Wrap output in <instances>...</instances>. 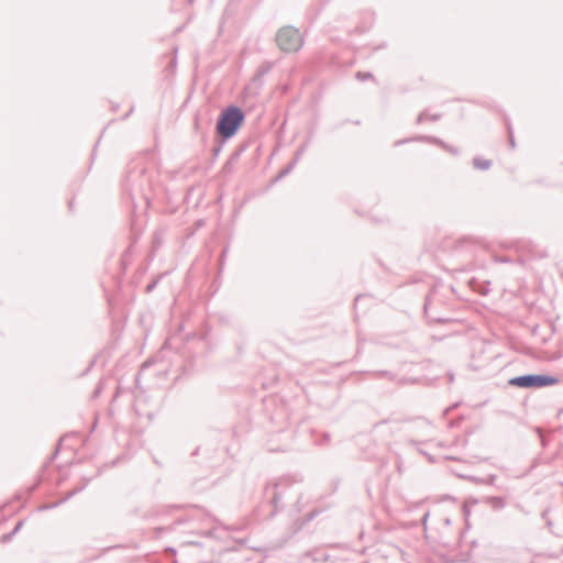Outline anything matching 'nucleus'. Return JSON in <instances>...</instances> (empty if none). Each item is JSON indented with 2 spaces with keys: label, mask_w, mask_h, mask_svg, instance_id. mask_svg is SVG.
Returning a JSON list of instances; mask_svg holds the SVG:
<instances>
[{
  "label": "nucleus",
  "mask_w": 563,
  "mask_h": 563,
  "mask_svg": "<svg viewBox=\"0 0 563 563\" xmlns=\"http://www.w3.org/2000/svg\"><path fill=\"white\" fill-rule=\"evenodd\" d=\"M269 69H271V68H269V66H268V67H266V68H263L262 70H260V71L257 73V77H262V76H264L265 74H267V73L269 71Z\"/></svg>",
  "instance_id": "nucleus-27"
},
{
  "label": "nucleus",
  "mask_w": 563,
  "mask_h": 563,
  "mask_svg": "<svg viewBox=\"0 0 563 563\" xmlns=\"http://www.w3.org/2000/svg\"><path fill=\"white\" fill-rule=\"evenodd\" d=\"M22 526H23V521H19L16 523V526L14 527V529L12 530V533L15 534L21 529Z\"/></svg>",
  "instance_id": "nucleus-28"
},
{
  "label": "nucleus",
  "mask_w": 563,
  "mask_h": 563,
  "mask_svg": "<svg viewBox=\"0 0 563 563\" xmlns=\"http://www.w3.org/2000/svg\"><path fill=\"white\" fill-rule=\"evenodd\" d=\"M489 282L486 283V285H479L476 280H472L471 282V286L473 287V289L477 292H479L481 295H487L489 292Z\"/></svg>",
  "instance_id": "nucleus-15"
},
{
  "label": "nucleus",
  "mask_w": 563,
  "mask_h": 563,
  "mask_svg": "<svg viewBox=\"0 0 563 563\" xmlns=\"http://www.w3.org/2000/svg\"><path fill=\"white\" fill-rule=\"evenodd\" d=\"M290 484L291 483L288 477H282L273 484H267L264 487L263 496L272 507L267 518H274L278 511L285 508V505L282 501V496L284 489L288 488Z\"/></svg>",
  "instance_id": "nucleus-4"
},
{
  "label": "nucleus",
  "mask_w": 563,
  "mask_h": 563,
  "mask_svg": "<svg viewBox=\"0 0 563 563\" xmlns=\"http://www.w3.org/2000/svg\"><path fill=\"white\" fill-rule=\"evenodd\" d=\"M356 79H358L360 81H365V80H368V79H373L374 80V75L369 71H357L356 75H355Z\"/></svg>",
  "instance_id": "nucleus-18"
},
{
  "label": "nucleus",
  "mask_w": 563,
  "mask_h": 563,
  "mask_svg": "<svg viewBox=\"0 0 563 563\" xmlns=\"http://www.w3.org/2000/svg\"><path fill=\"white\" fill-rule=\"evenodd\" d=\"M244 120L245 113L235 104H230L221 111L217 120L216 130L220 139H222V143H225L238 133Z\"/></svg>",
  "instance_id": "nucleus-2"
},
{
  "label": "nucleus",
  "mask_w": 563,
  "mask_h": 563,
  "mask_svg": "<svg viewBox=\"0 0 563 563\" xmlns=\"http://www.w3.org/2000/svg\"><path fill=\"white\" fill-rule=\"evenodd\" d=\"M388 423H390V420H382V421L375 423L374 428L378 429V428H382V427H384V426H386Z\"/></svg>",
  "instance_id": "nucleus-26"
},
{
  "label": "nucleus",
  "mask_w": 563,
  "mask_h": 563,
  "mask_svg": "<svg viewBox=\"0 0 563 563\" xmlns=\"http://www.w3.org/2000/svg\"><path fill=\"white\" fill-rule=\"evenodd\" d=\"M195 0H188L189 3H192Z\"/></svg>",
  "instance_id": "nucleus-40"
},
{
  "label": "nucleus",
  "mask_w": 563,
  "mask_h": 563,
  "mask_svg": "<svg viewBox=\"0 0 563 563\" xmlns=\"http://www.w3.org/2000/svg\"><path fill=\"white\" fill-rule=\"evenodd\" d=\"M151 364H152V361H151V360L145 361V362L143 363V365H142V369H144V368H146V367L151 366Z\"/></svg>",
  "instance_id": "nucleus-31"
},
{
  "label": "nucleus",
  "mask_w": 563,
  "mask_h": 563,
  "mask_svg": "<svg viewBox=\"0 0 563 563\" xmlns=\"http://www.w3.org/2000/svg\"><path fill=\"white\" fill-rule=\"evenodd\" d=\"M417 140H423L427 143L438 145V146L442 147L444 151L449 152L450 154H452L454 156H459L460 155V148L459 147L445 143L440 137L431 136V135H418Z\"/></svg>",
  "instance_id": "nucleus-7"
},
{
  "label": "nucleus",
  "mask_w": 563,
  "mask_h": 563,
  "mask_svg": "<svg viewBox=\"0 0 563 563\" xmlns=\"http://www.w3.org/2000/svg\"><path fill=\"white\" fill-rule=\"evenodd\" d=\"M429 518V511H427L423 516H422V525L423 527L426 528L427 526V520Z\"/></svg>",
  "instance_id": "nucleus-30"
},
{
  "label": "nucleus",
  "mask_w": 563,
  "mask_h": 563,
  "mask_svg": "<svg viewBox=\"0 0 563 563\" xmlns=\"http://www.w3.org/2000/svg\"><path fill=\"white\" fill-rule=\"evenodd\" d=\"M276 43L285 53H296L303 46V37L292 25L280 27L276 34Z\"/></svg>",
  "instance_id": "nucleus-6"
},
{
  "label": "nucleus",
  "mask_w": 563,
  "mask_h": 563,
  "mask_svg": "<svg viewBox=\"0 0 563 563\" xmlns=\"http://www.w3.org/2000/svg\"><path fill=\"white\" fill-rule=\"evenodd\" d=\"M331 440L330 433L323 432L321 440L317 441V444L319 445H325L329 444Z\"/></svg>",
  "instance_id": "nucleus-23"
},
{
  "label": "nucleus",
  "mask_w": 563,
  "mask_h": 563,
  "mask_svg": "<svg viewBox=\"0 0 563 563\" xmlns=\"http://www.w3.org/2000/svg\"><path fill=\"white\" fill-rule=\"evenodd\" d=\"M309 144H310V139H308L307 141H305L298 148L297 151L295 152L294 154V157L291 159V162H294L296 165L299 163V161L301 159V157L303 156V154L306 153L307 148L309 147Z\"/></svg>",
  "instance_id": "nucleus-12"
},
{
  "label": "nucleus",
  "mask_w": 563,
  "mask_h": 563,
  "mask_svg": "<svg viewBox=\"0 0 563 563\" xmlns=\"http://www.w3.org/2000/svg\"><path fill=\"white\" fill-rule=\"evenodd\" d=\"M222 145H223V143H222V140H221L220 143L212 148V153H213V158L214 159L219 156L220 152L222 151Z\"/></svg>",
  "instance_id": "nucleus-24"
},
{
  "label": "nucleus",
  "mask_w": 563,
  "mask_h": 563,
  "mask_svg": "<svg viewBox=\"0 0 563 563\" xmlns=\"http://www.w3.org/2000/svg\"><path fill=\"white\" fill-rule=\"evenodd\" d=\"M441 115L439 113H434V114H431V115H427L426 111L419 113V115L417 117L416 119V123L417 124H420L422 123L424 120H430L432 122H435L438 120H440Z\"/></svg>",
  "instance_id": "nucleus-13"
},
{
  "label": "nucleus",
  "mask_w": 563,
  "mask_h": 563,
  "mask_svg": "<svg viewBox=\"0 0 563 563\" xmlns=\"http://www.w3.org/2000/svg\"><path fill=\"white\" fill-rule=\"evenodd\" d=\"M508 132H509V144H510L511 148H515L516 143H515V139H514V134H512V130H511L510 125H508Z\"/></svg>",
  "instance_id": "nucleus-25"
},
{
  "label": "nucleus",
  "mask_w": 563,
  "mask_h": 563,
  "mask_svg": "<svg viewBox=\"0 0 563 563\" xmlns=\"http://www.w3.org/2000/svg\"><path fill=\"white\" fill-rule=\"evenodd\" d=\"M14 536V533H12V531L5 536H3V540L7 541V540H10L12 537Z\"/></svg>",
  "instance_id": "nucleus-32"
},
{
  "label": "nucleus",
  "mask_w": 563,
  "mask_h": 563,
  "mask_svg": "<svg viewBox=\"0 0 563 563\" xmlns=\"http://www.w3.org/2000/svg\"><path fill=\"white\" fill-rule=\"evenodd\" d=\"M417 139H418V136L398 140L395 142V146H400V145H404L405 143H409V142H424L423 140H417Z\"/></svg>",
  "instance_id": "nucleus-22"
},
{
  "label": "nucleus",
  "mask_w": 563,
  "mask_h": 563,
  "mask_svg": "<svg viewBox=\"0 0 563 563\" xmlns=\"http://www.w3.org/2000/svg\"><path fill=\"white\" fill-rule=\"evenodd\" d=\"M423 423L426 424V427L430 428L431 427V423L429 421H423Z\"/></svg>",
  "instance_id": "nucleus-37"
},
{
  "label": "nucleus",
  "mask_w": 563,
  "mask_h": 563,
  "mask_svg": "<svg viewBox=\"0 0 563 563\" xmlns=\"http://www.w3.org/2000/svg\"><path fill=\"white\" fill-rule=\"evenodd\" d=\"M216 452L217 449L214 446L199 445L192 451L191 455L196 456L202 454L205 456V463L207 465H212V460Z\"/></svg>",
  "instance_id": "nucleus-8"
},
{
  "label": "nucleus",
  "mask_w": 563,
  "mask_h": 563,
  "mask_svg": "<svg viewBox=\"0 0 563 563\" xmlns=\"http://www.w3.org/2000/svg\"><path fill=\"white\" fill-rule=\"evenodd\" d=\"M485 504L488 505L493 510H501L506 507V499L499 496H492L485 499Z\"/></svg>",
  "instance_id": "nucleus-10"
},
{
  "label": "nucleus",
  "mask_w": 563,
  "mask_h": 563,
  "mask_svg": "<svg viewBox=\"0 0 563 563\" xmlns=\"http://www.w3.org/2000/svg\"><path fill=\"white\" fill-rule=\"evenodd\" d=\"M132 111H133V108H131L130 111L128 113H125L124 119L128 118L132 113Z\"/></svg>",
  "instance_id": "nucleus-36"
},
{
  "label": "nucleus",
  "mask_w": 563,
  "mask_h": 563,
  "mask_svg": "<svg viewBox=\"0 0 563 563\" xmlns=\"http://www.w3.org/2000/svg\"><path fill=\"white\" fill-rule=\"evenodd\" d=\"M122 187L124 192L129 195L134 208L137 207V200H143L145 206L148 207L152 198L153 180L147 168L141 162L132 161L128 165Z\"/></svg>",
  "instance_id": "nucleus-1"
},
{
  "label": "nucleus",
  "mask_w": 563,
  "mask_h": 563,
  "mask_svg": "<svg viewBox=\"0 0 563 563\" xmlns=\"http://www.w3.org/2000/svg\"><path fill=\"white\" fill-rule=\"evenodd\" d=\"M82 489H84V486L79 487V488H75L71 492H69L63 499H60L56 503L45 504V505L40 506L38 511H46V510L57 508L58 506H60L62 504H64L65 501H67L71 497H74L77 493L81 492Z\"/></svg>",
  "instance_id": "nucleus-9"
},
{
  "label": "nucleus",
  "mask_w": 563,
  "mask_h": 563,
  "mask_svg": "<svg viewBox=\"0 0 563 563\" xmlns=\"http://www.w3.org/2000/svg\"><path fill=\"white\" fill-rule=\"evenodd\" d=\"M455 474H456L457 477L467 479L471 483H474V484H477V485L478 484L484 485L485 481H486L485 477H478V476H474V475H465V474H461V473H455Z\"/></svg>",
  "instance_id": "nucleus-14"
},
{
  "label": "nucleus",
  "mask_w": 563,
  "mask_h": 563,
  "mask_svg": "<svg viewBox=\"0 0 563 563\" xmlns=\"http://www.w3.org/2000/svg\"><path fill=\"white\" fill-rule=\"evenodd\" d=\"M198 521L207 523V525H213L217 522V519L214 517H212L210 514H208L206 510L200 509V508H195V510L191 515L177 519L167 529L176 530V528L181 525L190 523L191 525V528L189 530L190 532H197L198 534L206 537V538H219V536L217 534V532H218L217 527L212 526L211 528H208L206 530L200 529L196 525Z\"/></svg>",
  "instance_id": "nucleus-3"
},
{
  "label": "nucleus",
  "mask_w": 563,
  "mask_h": 563,
  "mask_svg": "<svg viewBox=\"0 0 563 563\" xmlns=\"http://www.w3.org/2000/svg\"><path fill=\"white\" fill-rule=\"evenodd\" d=\"M58 454V449L54 452L52 459H54Z\"/></svg>",
  "instance_id": "nucleus-39"
},
{
  "label": "nucleus",
  "mask_w": 563,
  "mask_h": 563,
  "mask_svg": "<svg viewBox=\"0 0 563 563\" xmlns=\"http://www.w3.org/2000/svg\"><path fill=\"white\" fill-rule=\"evenodd\" d=\"M444 523H445L446 526L451 525V520H450V518H445V519H444Z\"/></svg>",
  "instance_id": "nucleus-35"
},
{
  "label": "nucleus",
  "mask_w": 563,
  "mask_h": 563,
  "mask_svg": "<svg viewBox=\"0 0 563 563\" xmlns=\"http://www.w3.org/2000/svg\"><path fill=\"white\" fill-rule=\"evenodd\" d=\"M559 380L556 376L549 374H525L511 377L508 384L523 389H539L556 385Z\"/></svg>",
  "instance_id": "nucleus-5"
},
{
  "label": "nucleus",
  "mask_w": 563,
  "mask_h": 563,
  "mask_svg": "<svg viewBox=\"0 0 563 563\" xmlns=\"http://www.w3.org/2000/svg\"><path fill=\"white\" fill-rule=\"evenodd\" d=\"M239 156H240V153H239V152L234 153V154L231 156V161H233V159H238V158H239Z\"/></svg>",
  "instance_id": "nucleus-33"
},
{
  "label": "nucleus",
  "mask_w": 563,
  "mask_h": 563,
  "mask_svg": "<svg viewBox=\"0 0 563 563\" xmlns=\"http://www.w3.org/2000/svg\"><path fill=\"white\" fill-rule=\"evenodd\" d=\"M195 128H198V118L195 119Z\"/></svg>",
  "instance_id": "nucleus-38"
},
{
  "label": "nucleus",
  "mask_w": 563,
  "mask_h": 563,
  "mask_svg": "<svg viewBox=\"0 0 563 563\" xmlns=\"http://www.w3.org/2000/svg\"><path fill=\"white\" fill-rule=\"evenodd\" d=\"M496 262H499V263H508L510 262V260L506 256H503V257H497L496 258Z\"/></svg>",
  "instance_id": "nucleus-29"
},
{
  "label": "nucleus",
  "mask_w": 563,
  "mask_h": 563,
  "mask_svg": "<svg viewBox=\"0 0 563 563\" xmlns=\"http://www.w3.org/2000/svg\"><path fill=\"white\" fill-rule=\"evenodd\" d=\"M428 307H429V301H428V300H426V302H424V312H426V313H428Z\"/></svg>",
  "instance_id": "nucleus-34"
},
{
  "label": "nucleus",
  "mask_w": 563,
  "mask_h": 563,
  "mask_svg": "<svg viewBox=\"0 0 563 563\" xmlns=\"http://www.w3.org/2000/svg\"><path fill=\"white\" fill-rule=\"evenodd\" d=\"M374 375L377 378H386L389 380H394L396 378V375L389 371H378V372H375Z\"/></svg>",
  "instance_id": "nucleus-17"
},
{
  "label": "nucleus",
  "mask_w": 563,
  "mask_h": 563,
  "mask_svg": "<svg viewBox=\"0 0 563 563\" xmlns=\"http://www.w3.org/2000/svg\"><path fill=\"white\" fill-rule=\"evenodd\" d=\"M164 276V274L159 275L158 277H156L155 279H153L145 288V291L147 294L152 292L158 285L161 278Z\"/></svg>",
  "instance_id": "nucleus-20"
},
{
  "label": "nucleus",
  "mask_w": 563,
  "mask_h": 563,
  "mask_svg": "<svg viewBox=\"0 0 563 563\" xmlns=\"http://www.w3.org/2000/svg\"><path fill=\"white\" fill-rule=\"evenodd\" d=\"M486 481H485V484L484 485H489V486H494L496 487L497 489H500L501 487L499 485H497L496 481H497V475L495 474H490L488 475L487 477H485Z\"/></svg>",
  "instance_id": "nucleus-21"
},
{
  "label": "nucleus",
  "mask_w": 563,
  "mask_h": 563,
  "mask_svg": "<svg viewBox=\"0 0 563 563\" xmlns=\"http://www.w3.org/2000/svg\"><path fill=\"white\" fill-rule=\"evenodd\" d=\"M296 166H297V165H296L294 162H291V161H290V162L286 165V167H284V168L279 172V174H278V176H277V179H280V178H283V177L287 176V175H288V174H289V173H290V172H291Z\"/></svg>",
  "instance_id": "nucleus-16"
},
{
  "label": "nucleus",
  "mask_w": 563,
  "mask_h": 563,
  "mask_svg": "<svg viewBox=\"0 0 563 563\" xmlns=\"http://www.w3.org/2000/svg\"><path fill=\"white\" fill-rule=\"evenodd\" d=\"M409 443H410V444H412V445H415V446L417 448L418 452H419V453H421V454H423V455H426L430 462H433L432 456H431L430 454H428L424 450H422V449H420V448H419V445L421 444V442H419V441H417V440H413V439H410V440H409Z\"/></svg>",
  "instance_id": "nucleus-19"
},
{
  "label": "nucleus",
  "mask_w": 563,
  "mask_h": 563,
  "mask_svg": "<svg viewBox=\"0 0 563 563\" xmlns=\"http://www.w3.org/2000/svg\"><path fill=\"white\" fill-rule=\"evenodd\" d=\"M473 167L479 170H487L492 167V161L476 156L472 161Z\"/></svg>",
  "instance_id": "nucleus-11"
}]
</instances>
